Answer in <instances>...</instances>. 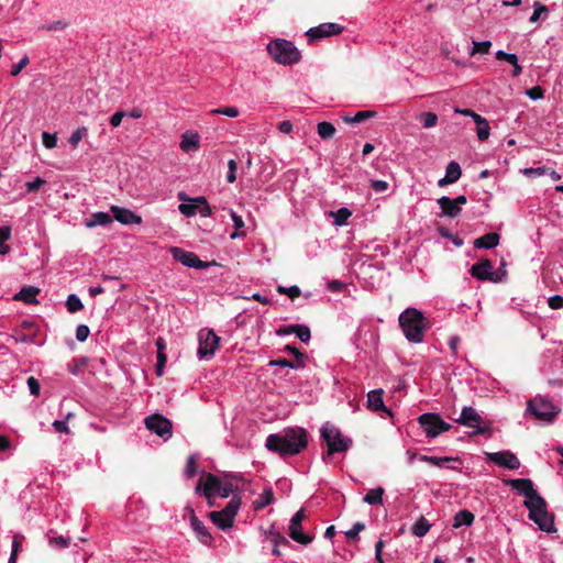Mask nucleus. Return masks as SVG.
Wrapping results in <instances>:
<instances>
[{"label":"nucleus","instance_id":"nucleus-1","mask_svg":"<svg viewBox=\"0 0 563 563\" xmlns=\"http://www.w3.org/2000/svg\"><path fill=\"white\" fill-rule=\"evenodd\" d=\"M308 444L307 432L302 428H286L278 433L269 434L266 438L267 450L278 453L282 456L296 455Z\"/></svg>","mask_w":563,"mask_h":563},{"label":"nucleus","instance_id":"nucleus-2","mask_svg":"<svg viewBox=\"0 0 563 563\" xmlns=\"http://www.w3.org/2000/svg\"><path fill=\"white\" fill-rule=\"evenodd\" d=\"M399 325L409 342L423 341L427 321L420 310L412 307L405 309L399 316Z\"/></svg>","mask_w":563,"mask_h":563},{"label":"nucleus","instance_id":"nucleus-3","mask_svg":"<svg viewBox=\"0 0 563 563\" xmlns=\"http://www.w3.org/2000/svg\"><path fill=\"white\" fill-rule=\"evenodd\" d=\"M529 510L528 518L533 521L540 530L552 533L556 531L554 516L548 511L547 501L542 496L523 503Z\"/></svg>","mask_w":563,"mask_h":563},{"label":"nucleus","instance_id":"nucleus-4","mask_svg":"<svg viewBox=\"0 0 563 563\" xmlns=\"http://www.w3.org/2000/svg\"><path fill=\"white\" fill-rule=\"evenodd\" d=\"M320 433L328 446L327 453L322 455L325 462L334 453L346 452L352 446V439L344 437L341 431L330 422H325L321 427Z\"/></svg>","mask_w":563,"mask_h":563},{"label":"nucleus","instance_id":"nucleus-5","mask_svg":"<svg viewBox=\"0 0 563 563\" xmlns=\"http://www.w3.org/2000/svg\"><path fill=\"white\" fill-rule=\"evenodd\" d=\"M269 56L278 64L292 65L300 60L301 54L292 42L285 38H276L267 44Z\"/></svg>","mask_w":563,"mask_h":563},{"label":"nucleus","instance_id":"nucleus-6","mask_svg":"<svg viewBox=\"0 0 563 563\" xmlns=\"http://www.w3.org/2000/svg\"><path fill=\"white\" fill-rule=\"evenodd\" d=\"M559 412L560 408L544 397H536L527 402L526 413L545 424L552 423Z\"/></svg>","mask_w":563,"mask_h":563},{"label":"nucleus","instance_id":"nucleus-7","mask_svg":"<svg viewBox=\"0 0 563 563\" xmlns=\"http://www.w3.org/2000/svg\"><path fill=\"white\" fill-rule=\"evenodd\" d=\"M241 507V498L233 495L228 505L219 511H210L208 514L210 520L220 529L229 530L233 527L235 516L238 515Z\"/></svg>","mask_w":563,"mask_h":563},{"label":"nucleus","instance_id":"nucleus-8","mask_svg":"<svg viewBox=\"0 0 563 563\" xmlns=\"http://www.w3.org/2000/svg\"><path fill=\"white\" fill-rule=\"evenodd\" d=\"M455 422L473 429L472 433L474 435H483L490 432V427L483 420L477 410L471 406L463 407L462 412Z\"/></svg>","mask_w":563,"mask_h":563},{"label":"nucleus","instance_id":"nucleus-9","mask_svg":"<svg viewBox=\"0 0 563 563\" xmlns=\"http://www.w3.org/2000/svg\"><path fill=\"white\" fill-rule=\"evenodd\" d=\"M220 336L216 334L212 329H201L198 332V350L197 356L199 360H211L220 345Z\"/></svg>","mask_w":563,"mask_h":563},{"label":"nucleus","instance_id":"nucleus-10","mask_svg":"<svg viewBox=\"0 0 563 563\" xmlns=\"http://www.w3.org/2000/svg\"><path fill=\"white\" fill-rule=\"evenodd\" d=\"M418 422L430 439L446 432L451 429V424L441 419L438 413L426 412L419 416Z\"/></svg>","mask_w":563,"mask_h":563},{"label":"nucleus","instance_id":"nucleus-11","mask_svg":"<svg viewBox=\"0 0 563 563\" xmlns=\"http://www.w3.org/2000/svg\"><path fill=\"white\" fill-rule=\"evenodd\" d=\"M221 482L214 474L202 471V475L195 487V493L203 495L208 499V505L212 507L211 499L218 497Z\"/></svg>","mask_w":563,"mask_h":563},{"label":"nucleus","instance_id":"nucleus-12","mask_svg":"<svg viewBox=\"0 0 563 563\" xmlns=\"http://www.w3.org/2000/svg\"><path fill=\"white\" fill-rule=\"evenodd\" d=\"M305 510L299 509L290 519L288 527L289 538L295 542L307 545L312 542L313 537L305 533L302 530V521L305 519Z\"/></svg>","mask_w":563,"mask_h":563},{"label":"nucleus","instance_id":"nucleus-13","mask_svg":"<svg viewBox=\"0 0 563 563\" xmlns=\"http://www.w3.org/2000/svg\"><path fill=\"white\" fill-rule=\"evenodd\" d=\"M145 427L158 437L167 440L172 437V422L162 415L155 413L144 420Z\"/></svg>","mask_w":563,"mask_h":563},{"label":"nucleus","instance_id":"nucleus-14","mask_svg":"<svg viewBox=\"0 0 563 563\" xmlns=\"http://www.w3.org/2000/svg\"><path fill=\"white\" fill-rule=\"evenodd\" d=\"M504 484L522 495L526 498L525 501L533 500L540 496L529 478H507L504 479Z\"/></svg>","mask_w":563,"mask_h":563},{"label":"nucleus","instance_id":"nucleus-15","mask_svg":"<svg viewBox=\"0 0 563 563\" xmlns=\"http://www.w3.org/2000/svg\"><path fill=\"white\" fill-rule=\"evenodd\" d=\"M170 253L173 257L186 267L203 269L208 263L201 261L195 253L185 251L180 247H172Z\"/></svg>","mask_w":563,"mask_h":563},{"label":"nucleus","instance_id":"nucleus-16","mask_svg":"<svg viewBox=\"0 0 563 563\" xmlns=\"http://www.w3.org/2000/svg\"><path fill=\"white\" fill-rule=\"evenodd\" d=\"M343 30H344V27L342 25H340L338 23L328 22V23H321L314 27H310L306 32V35L309 37V40L316 41V40L329 37L332 35H338V34L342 33Z\"/></svg>","mask_w":563,"mask_h":563},{"label":"nucleus","instance_id":"nucleus-17","mask_svg":"<svg viewBox=\"0 0 563 563\" xmlns=\"http://www.w3.org/2000/svg\"><path fill=\"white\" fill-rule=\"evenodd\" d=\"M110 211L112 212L113 218L124 225L141 224L143 221L141 216L123 207L113 205L110 207Z\"/></svg>","mask_w":563,"mask_h":563},{"label":"nucleus","instance_id":"nucleus-18","mask_svg":"<svg viewBox=\"0 0 563 563\" xmlns=\"http://www.w3.org/2000/svg\"><path fill=\"white\" fill-rule=\"evenodd\" d=\"M471 275L479 280L496 282L494 266L489 260H482L471 268Z\"/></svg>","mask_w":563,"mask_h":563},{"label":"nucleus","instance_id":"nucleus-19","mask_svg":"<svg viewBox=\"0 0 563 563\" xmlns=\"http://www.w3.org/2000/svg\"><path fill=\"white\" fill-rule=\"evenodd\" d=\"M488 457L492 462L509 470H517L520 467V461L514 453L509 451L494 452L490 453Z\"/></svg>","mask_w":563,"mask_h":563},{"label":"nucleus","instance_id":"nucleus-20","mask_svg":"<svg viewBox=\"0 0 563 563\" xmlns=\"http://www.w3.org/2000/svg\"><path fill=\"white\" fill-rule=\"evenodd\" d=\"M190 527L201 543L206 545H210L212 543V536L205 523L197 518L195 510H190Z\"/></svg>","mask_w":563,"mask_h":563},{"label":"nucleus","instance_id":"nucleus-21","mask_svg":"<svg viewBox=\"0 0 563 563\" xmlns=\"http://www.w3.org/2000/svg\"><path fill=\"white\" fill-rule=\"evenodd\" d=\"M113 222V218L103 211H98L91 213L88 218L85 219L84 224L88 229H92L96 227H108Z\"/></svg>","mask_w":563,"mask_h":563},{"label":"nucleus","instance_id":"nucleus-22","mask_svg":"<svg viewBox=\"0 0 563 563\" xmlns=\"http://www.w3.org/2000/svg\"><path fill=\"white\" fill-rule=\"evenodd\" d=\"M437 202L442 210V216L455 218L461 212V208L450 197L442 196Z\"/></svg>","mask_w":563,"mask_h":563},{"label":"nucleus","instance_id":"nucleus-23","mask_svg":"<svg viewBox=\"0 0 563 563\" xmlns=\"http://www.w3.org/2000/svg\"><path fill=\"white\" fill-rule=\"evenodd\" d=\"M180 148L185 153L197 151L199 148V135L197 132L187 131L181 135Z\"/></svg>","mask_w":563,"mask_h":563},{"label":"nucleus","instance_id":"nucleus-24","mask_svg":"<svg viewBox=\"0 0 563 563\" xmlns=\"http://www.w3.org/2000/svg\"><path fill=\"white\" fill-rule=\"evenodd\" d=\"M367 405L374 411L385 410L390 415V411L387 410L383 400V390L375 389L368 393L367 395Z\"/></svg>","mask_w":563,"mask_h":563},{"label":"nucleus","instance_id":"nucleus-25","mask_svg":"<svg viewBox=\"0 0 563 563\" xmlns=\"http://www.w3.org/2000/svg\"><path fill=\"white\" fill-rule=\"evenodd\" d=\"M499 234L497 233H487V234H484L483 236L476 239L474 241V246L476 249H494L496 247L498 244H499Z\"/></svg>","mask_w":563,"mask_h":563},{"label":"nucleus","instance_id":"nucleus-26","mask_svg":"<svg viewBox=\"0 0 563 563\" xmlns=\"http://www.w3.org/2000/svg\"><path fill=\"white\" fill-rule=\"evenodd\" d=\"M265 539L269 540L273 545L276 547H290V542L288 539L283 536L278 530L272 526L268 530L264 532Z\"/></svg>","mask_w":563,"mask_h":563},{"label":"nucleus","instance_id":"nucleus-27","mask_svg":"<svg viewBox=\"0 0 563 563\" xmlns=\"http://www.w3.org/2000/svg\"><path fill=\"white\" fill-rule=\"evenodd\" d=\"M275 500L274 493L271 487L264 488L262 494L254 500L253 506L255 510H261L266 506L273 504Z\"/></svg>","mask_w":563,"mask_h":563},{"label":"nucleus","instance_id":"nucleus-28","mask_svg":"<svg viewBox=\"0 0 563 563\" xmlns=\"http://www.w3.org/2000/svg\"><path fill=\"white\" fill-rule=\"evenodd\" d=\"M40 290L36 287L29 286L23 287L15 296L14 299L21 300L25 303H34L36 302V296L38 295Z\"/></svg>","mask_w":563,"mask_h":563},{"label":"nucleus","instance_id":"nucleus-29","mask_svg":"<svg viewBox=\"0 0 563 563\" xmlns=\"http://www.w3.org/2000/svg\"><path fill=\"white\" fill-rule=\"evenodd\" d=\"M230 217L234 225V232L231 233L230 239L235 240L239 238L245 236V231H243L244 228V221L241 216H239L235 211L230 210Z\"/></svg>","mask_w":563,"mask_h":563},{"label":"nucleus","instance_id":"nucleus-30","mask_svg":"<svg viewBox=\"0 0 563 563\" xmlns=\"http://www.w3.org/2000/svg\"><path fill=\"white\" fill-rule=\"evenodd\" d=\"M474 515L466 510V509H463V510H460L459 512L455 514L454 516V528H460V527H463V526H471L473 522H474Z\"/></svg>","mask_w":563,"mask_h":563},{"label":"nucleus","instance_id":"nucleus-31","mask_svg":"<svg viewBox=\"0 0 563 563\" xmlns=\"http://www.w3.org/2000/svg\"><path fill=\"white\" fill-rule=\"evenodd\" d=\"M384 493L385 490L383 487L369 489L367 494L363 497V501L368 505H380L383 504Z\"/></svg>","mask_w":563,"mask_h":563},{"label":"nucleus","instance_id":"nucleus-32","mask_svg":"<svg viewBox=\"0 0 563 563\" xmlns=\"http://www.w3.org/2000/svg\"><path fill=\"white\" fill-rule=\"evenodd\" d=\"M462 170L456 162H450L445 169L446 181L455 183L460 179Z\"/></svg>","mask_w":563,"mask_h":563},{"label":"nucleus","instance_id":"nucleus-33","mask_svg":"<svg viewBox=\"0 0 563 563\" xmlns=\"http://www.w3.org/2000/svg\"><path fill=\"white\" fill-rule=\"evenodd\" d=\"M11 238V228L9 225L0 227V254L5 255L10 252V246L5 243Z\"/></svg>","mask_w":563,"mask_h":563},{"label":"nucleus","instance_id":"nucleus-34","mask_svg":"<svg viewBox=\"0 0 563 563\" xmlns=\"http://www.w3.org/2000/svg\"><path fill=\"white\" fill-rule=\"evenodd\" d=\"M430 528H431V525L429 523V521L426 518L421 517L412 526L411 532L416 537H423L428 533Z\"/></svg>","mask_w":563,"mask_h":563},{"label":"nucleus","instance_id":"nucleus-35","mask_svg":"<svg viewBox=\"0 0 563 563\" xmlns=\"http://www.w3.org/2000/svg\"><path fill=\"white\" fill-rule=\"evenodd\" d=\"M317 132L321 139L328 140L335 134V126L330 122L323 121L318 123Z\"/></svg>","mask_w":563,"mask_h":563},{"label":"nucleus","instance_id":"nucleus-36","mask_svg":"<svg viewBox=\"0 0 563 563\" xmlns=\"http://www.w3.org/2000/svg\"><path fill=\"white\" fill-rule=\"evenodd\" d=\"M268 366H279V367H289L292 369H298L303 367V363L301 361H289L287 358H278V360H271L268 362Z\"/></svg>","mask_w":563,"mask_h":563},{"label":"nucleus","instance_id":"nucleus-37","mask_svg":"<svg viewBox=\"0 0 563 563\" xmlns=\"http://www.w3.org/2000/svg\"><path fill=\"white\" fill-rule=\"evenodd\" d=\"M450 462H460V460L457 457H453V456H431L430 457V464L434 465V466H438V467H448V468H451V470H457V466L455 465H446L448 463Z\"/></svg>","mask_w":563,"mask_h":563},{"label":"nucleus","instance_id":"nucleus-38","mask_svg":"<svg viewBox=\"0 0 563 563\" xmlns=\"http://www.w3.org/2000/svg\"><path fill=\"white\" fill-rule=\"evenodd\" d=\"M192 202L198 203L197 213H199L202 218H208L212 214L211 208L203 196H199L192 199Z\"/></svg>","mask_w":563,"mask_h":563},{"label":"nucleus","instance_id":"nucleus-39","mask_svg":"<svg viewBox=\"0 0 563 563\" xmlns=\"http://www.w3.org/2000/svg\"><path fill=\"white\" fill-rule=\"evenodd\" d=\"M66 308L70 313H76L84 308V305L77 295L70 294L66 299Z\"/></svg>","mask_w":563,"mask_h":563},{"label":"nucleus","instance_id":"nucleus-40","mask_svg":"<svg viewBox=\"0 0 563 563\" xmlns=\"http://www.w3.org/2000/svg\"><path fill=\"white\" fill-rule=\"evenodd\" d=\"M376 115L375 111L366 110L358 111L354 117H345L344 122L346 123H361L366 119L374 118Z\"/></svg>","mask_w":563,"mask_h":563},{"label":"nucleus","instance_id":"nucleus-41","mask_svg":"<svg viewBox=\"0 0 563 563\" xmlns=\"http://www.w3.org/2000/svg\"><path fill=\"white\" fill-rule=\"evenodd\" d=\"M88 134V130L86 126H80L78 128L76 131H74L68 140L70 146L73 148H76L78 146V144L80 143V141L87 136Z\"/></svg>","mask_w":563,"mask_h":563},{"label":"nucleus","instance_id":"nucleus-42","mask_svg":"<svg viewBox=\"0 0 563 563\" xmlns=\"http://www.w3.org/2000/svg\"><path fill=\"white\" fill-rule=\"evenodd\" d=\"M352 212L347 208H341L336 212L333 213L335 225H344L347 222V219L351 217Z\"/></svg>","mask_w":563,"mask_h":563},{"label":"nucleus","instance_id":"nucleus-43","mask_svg":"<svg viewBox=\"0 0 563 563\" xmlns=\"http://www.w3.org/2000/svg\"><path fill=\"white\" fill-rule=\"evenodd\" d=\"M295 334L296 336L303 343H308L311 338V332L309 327L305 324H295Z\"/></svg>","mask_w":563,"mask_h":563},{"label":"nucleus","instance_id":"nucleus-44","mask_svg":"<svg viewBox=\"0 0 563 563\" xmlns=\"http://www.w3.org/2000/svg\"><path fill=\"white\" fill-rule=\"evenodd\" d=\"M277 292L280 295H287L291 300H294L295 298L300 296L301 290L298 286H290V287L278 286Z\"/></svg>","mask_w":563,"mask_h":563},{"label":"nucleus","instance_id":"nucleus-45","mask_svg":"<svg viewBox=\"0 0 563 563\" xmlns=\"http://www.w3.org/2000/svg\"><path fill=\"white\" fill-rule=\"evenodd\" d=\"M490 46H492L490 41H482V42L473 41V49L471 52V55H475L477 53L487 54L489 52Z\"/></svg>","mask_w":563,"mask_h":563},{"label":"nucleus","instance_id":"nucleus-46","mask_svg":"<svg viewBox=\"0 0 563 563\" xmlns=\"http://www.w3.org/2000/svg\"><path fill=\"white\" fill-rule=\"evenodd\" d=\"M209 113L212 115L222 114V115H225L229 118H236L239 115V110L235 107H224V108L212 109V110H210Z\"/></svg>","mask_w":563,"mask_h":563},{"label":"nucleus","instance_id":"nucleus-47","mask_svg":"<svg viewBox=\"0 0 563 563\" xmlns=\"http://www.w3.org/2000/svg\"><path fill=\"white\" fill-rule=\"evenodd\" d=\"M236 486L232 482H221L218 497L227 498L234 493Z\"/></svg>","mask_w":563,"mask_h":563},{"label":"nucleus","instance_id":"nucleus-48","mask_svg":"<svg viewBox=\"0 0 563 563\" xmlns=\"http://www.w3.org/2000/svg\"><path fill=\"white\" fill-rule=\"evenodd\" d=\"M236 486L232 482H221L218 497L227 498L234 493Z\"/></svg>","mask_w":563,"mask_h":563},{"label":"nucleus","instance_id":"nucleus-49","mask_svg":"<svg viewBox=\"0 0 563 563\" xmlns=\"http://www.w3.org/2000/svg\"><path fill=\"white\" fill-rule=\"evenodd\" d=\"M198 203L190 202V203H180L178 206V210L181 214L185 217H194L197 214Z\"/></svg>","mask_w":563,"mask_h":563},{"label":"nucleus","instance_id":"nucleus-50","mask_svg":"<svg viewBox=\"0 0 563 563\" xmlns=\"http://www.w3.org/2000/svg\"><path fill=\"white\" fill-rule=\"evenodd\" d=\"M548 172V168L545 166H540V167H528V168H523L521 170V173L527 176V177H539V176H542V175H545Z\"/></svg>","mask_w":563,"mask_h":563},{"label":"nucleus","instance_id":"nucleus-51","mask_svg":"<svg viewBox=\"0 0 563 563\" xmlns=\"http://www.w3.org/2000/svg\"><path fill=\"white\" fill-rule=\"evenodd\" d=\"M421 122H422L423 128L429 129L437 124L438 117L433 112H424V113H421Z\"/></svg>","mask_w":563,"mask_h":563},{"label":"nucleus","instance_id":"nucleus-52","mask_svg":"<svg viewBox=\"0 0 563 563\" xmlns=\"http://www.w3.org/2000/svg\"><path fill=\"white\" fill-rule=\"evenodd\" d=\"M543 13H548V8L543 5L541 2L536 1L533 3V13L530 16V22H537L540 19L541 14Z\"/></svg>","mask_w":563,"mask_h":563},{"label":"nucleus","instance_id":"nucleus-53","mask_svg":"<svg viewBox=\"0 0 563 563\" xmlns=\"http://www.w3.org/2000/svg\"><path fill=\"white\" fill-rule=\"evenodd\" d=\"M197 474V463L195 455H190L187 459L186 468H185V475L188 478L194 477Z\"/></svg>","mask_w":563,"mask_h":563},{"label":"nucleus","instance_id":"nucleus-54","mask_svg":"<svg viewBox=\"0 0 563 563\" xmlns=\"http://www.w3.org/2000/svg\"><path fill=\"white\" fill-rule=\"evenodd\" d=\"M42 142L46 148H54L57 145V136H56V134L43 132L42 133Z\"/></svg>","mask_w":563,"mask_h":563},{"label":"nucleus","instance_id":"nucleus-55","mask_svg":"<svg viewBox=\"0 0 563 563\" xmlns=\"http://www.w3.org/2000/svg\"><path fill=\"white\" fill-rule=\"evenodd\" d=\"M30 59L26 55H24L16 64H13L10 70L12 76H18L24 67L27 66Z\"/></svg>","mask_w":563,"mask_h":563},{"label":"nucleus","instance_id":"nucleus-56","mask_svg":"<svg viewBox=\"0 0 563 563\" xmlns=\"http://www.w3.org/2000/svg\"><path fill=\"white\" fill-rule=\"evenodd\" d=\"M476 133H477V137L479 141L487 140L490 134V128H489L488 121H486L485 123L478 124Z\"/></svg>","mask_w":563,"mask_h":563},{"label":"nucleus","instance_id":"nucleus-57","mask_svg":"<svg viewBox=\"0 0 563 563\" xmlns=\"http://www.w3.org/2000/svg\"><path fill=\"white\" fill-rule=\"evenodd\" d=\"M228 174H227V181L230 184H233L236 180V168L238 164L234 159H230L228 162Z\"/></svg>","mask_w":563,"mask_h":563},{"label":"nucleus","instance_id":"nucleus-58","mask_svg":"<svg viewBox=\"0 0 563 563\" xmlns=\"http://www.w3.org/2000/svg\"><path fill=\"white\" fill-rule=\"evenodd\" d=\"M365 526L362 522H355L353 527L345 532V537L347 539H355L357 538L358 533L364 530Z\"/></svg>","mask_w":563,"mask_h":563},{"label":"nucleus","instance_id":"nucleus-59","mask_svg":"<svg viewBox=\"0 0 563 563\" xmlns=\"http://www.w3.org/2000/svg\"><path fill=\"white\" fill-rule=\"evenodd\" d=\"M49 544L57 549H64L69 545V539L64 537H55L49 539Z\"/></svg>","mask_w":563,"mask_h":563},{"label":"nucleus","instance_id":"nucleus-60","mask_svg":"<svg viewBox=\"0 0 563 563\" xmlns=\"http://www.w3.org/2000/svg\"><path fill=\"white\" fill-rule=\"evenodd\" d=\"M90 330L86 324H79L76 329V339L84 342L89 336Z\"/></svg>","mask_w":563,"mask_h":563},{"label":"nucleus","instance_id":"nucleus-61","mask_svg":"<svg viewBox=\"0 0 563 563\" xmlns=\"http://www.w3.org/2000/svg\"><path fill=\"white\" fill-rule=\"evenodd\" d=\"M526 95L531 100H539L543 98V89L540 86L532 87L526 90Z\"/></svg>","mask_w":563,"mask_h":563},{"label":"nucleus","instance_id":"nucleus-62","mask_svg":"<svg viewBox=\"0 0 563 563\" xmlns=\"http://www.w3.org/2000/svg\"><path fill=\"white\" fill-rule=\"evenodd\" d=\"M26 383H27L30 394L33 396H38L40 388H41L38 380L35 377L31 376L27 378Z\"/></svg>","mask_w":563,"mask_h":563},{"label":"nucleus","instance_id":"nucleus-63","mask_svg":"<svg viewBox=\"0 0 563 563\" xmlns=\"http://www.w3.org/2000/svg\"><path fill=\"white\" fill-rule=\"evenodd\" d=\"M548 305L551 309H562L563 308V297L560 295H554L549 297Z\"/></svg>","mask_w":563,"mask_h":563},{"label":"nucleus","instance_id":"nucleus-64","mask_svg":"<svg viewBox=\"0 0 563 563\" xmlns=\"http://www.w3.org/2000/svg\"><path fill=\"white\" fill-rule=\"evenodd\" d=\"M44 184H45V180L43 178L36 177L34 180L27 181L25 184V188H26L27 192H33V191H36L37 189H40V187Z\"/></svg>","mask_w":563,"mask_h":563}]
</instances>
